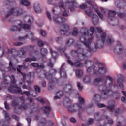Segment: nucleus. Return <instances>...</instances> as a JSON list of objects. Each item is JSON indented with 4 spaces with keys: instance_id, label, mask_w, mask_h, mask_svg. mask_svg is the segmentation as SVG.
Returning <instances> with one entry per match:
<instances>
[{
    "instance_id": "f257e3e1",
    "label": "nucleus",
    "mask_w": 126,
    "mask_h": 126,
    "mask_svg": "<svg viewBox=\"0 0 126 126\" xmlns=\"http://www.w3.org/2000/svg\"><path fill=\"white\" fill-rule=\"evenodd\" d=\"M96 30L94 29V27H91L90 28V31L88 30L87 28H83L81 31V33H80V40L84 44V46L87 48V51L90 52L91 51V47L90 45L93 38L91 37L93 35V33H95ZM90 37L87 40V37Z\"/></svg>"
},
{
    "instance_id": "f03ea898",
    "label": "nucleus",
    "mask_w": 126,
    "mask_h": 126,
    "mask_svg": "<svg viewBox=\"0 0 126 126\" xmlns=\"http://www.w3.org/2000/svg\"><path fill=\"white\" fill-rule=\"evenodd\" d=\"M57 72V70L55 69H50V73H46V72H43V75H41L40 78H44L45 77L46 79L49 80V83L48 84V90H52L54 88V83H56V82H58L59 80L56 79V78H53V74H55Z\"/></svg>"
},
{
    "instance_id": "7ed1b4c3",
    "label": "nucleus",
    "mask_w": 126,
    "mask_h": 126,
    "mask_svg": "<svg viewBox=\"0 0 126 126\" xmlns=\"http://www.w3.org/2000/svg\"><path fill=\"white\" fill-rule=\"evenodd\" d=\"M11 79L12 85L9 87V91L12 93H21L22 95L25 94L26 96H30V92L28 91H24L22 92L21 91V88L16 84V81L15 80V76L12 75L11 77L9 76Z\"/></svg>"
},
{
    "instance_id": "20e7f679",
    "label": "nucleus",
    "mask_w": 126,
    "mask_h": 126,
    "mask_svg": "<svg viewBox=\"0 0 126 126\" xmlns=\"http://www.w3.org/2000/svg\"><path fill=\"white\" fill-rule=\"evenodd\" d=\"M64 106L66 107L69 113L74 112H84L85 108L81 107L79 104H75L71 105V101L69 98H65L63 101Z\"/></svg>"
},
{
    "instance_id": "39448f33",
    "label": "nucleus",
    "mask_w": 126,
    "mask_h": 126,
    "mask_svg": "<svg viewBox=\"0 0 126 126\" xmlns=\"http://www.w3.org/2000/svg\"><path fill=\"white\" fill-rule=\"evenodd\" d=\"M92 69L94 70V75L95 77L103 76V75H105L106 73H107V69H106L105 67H100V66H99L98 64H96L93 68H88V72H91Z\"/></svg>"
},
{
    "instance_id": "423d86ee",
    "label": "nucleus",
    "mask_w": 126,
    "mask_h": 126,
    "mask_svg": "<svg viewBox=\"0 0 126 126\" xmlns=\"http://www.w3.org/2000/svg\"><path fill=\"white\" fill-rule=\"evenodd\" d=\"M55 1H60L58 5L57 4V6H55L56 7H59L60 9H62V8L63 9H70L71 11H74V8L72 6H70V1H66L65 5L63 0H55Z\"/></svg>"
},
{
    "instance_id": "0eeeda50",
    "label": "nucleus",
    "mask_w": 126,
    "mask_h": 126,
    "mask_svg": "<svg viewBox=\"0 0 126 126\" xmlns=\"http://www.w3.org/2000/svg\"><path fill=\"white\" fill-rule=\"evenodd\" d=\"M16 26H12L10 28V31L14 32L15 31H21L22 29H30V25L27 24H24L22 26V23L21 22H18Z\"/></svg>"
},
{
    "instance_id": "6e6552de",
    "label": "nucleus",
    "mask_w": 126,
    "mask_h": 126,
    "mask_svg": "<svg viewBox=\"0 0 126 126\" xmlns=\"http://www.w3.org/2000/svg\"><path fill=\"white\" fill-rule=\"evenodd\" d=\"M71 55L75 57L77 55V58L79 60H83L85 57H86V54L84 52V50L83 48H79L77 51L75 50H72L71 51Z\"/></svg>"
},
{
    "instance_id": "1a4fd4ad",
    "label": "nucleus",
    "mask_w": 126,
    "mask_h": 126,
    "mask_svg": "<svg viewBox=\"0 0 126 126\" xmlns=\"http://www.w3.org/2000/svg\"><path fill=\"white\" fill-rule=\"evenodd\" d=\"M11 14H13L15 16H19L23 14V10L21 8H12L10 12L6 15V18H8Z\"/></svg>"
},
{
    "instance_id": "9d476101",
    "label": "nucleus",
    "mask_w": 126,
    "mask_h": 126,
    "mask_svg": "<svg viewBox=\"0 0 126 126\" xmlns=\"http://www.w3.org/2000/svg\"><path fill=\"white\" fill-rule=\"evenodd\" d=\"M116 14H117V12L115 11L109 10L108 12V18L111 20L110 24L113 26H115V25H117L119 23V21L117 18H115Z\"/></svg>"
},
{
    "instance_id": "9b49d317",
    "label": "nucleus",
    "mask_w": 126,
    "mask_h": 126,
    "mask_svg": "<svg viewBox=\"0 0 126 126\" xmlns=\"http://www.w3.org/2000/svg\"><path fill=\"white\" fill-rule=\"evenodd\" d=\"M70 28L69 25L67 24H64L60 27V32L62 35H66V36H69L70 35V32L69 30Z\"/></svg>"
},
{
    "instance_id": "f8f14e48",
    "label": "nucleus",
    "mask_w": 126,
    "mask_h": 126,
    "mask_svg": "<svg viewBox=\"0 0 126 126\" xmlns=\"http://www.w3.org/2000/svg\"><path fill=\"white\" fill-rule=\"evenodd\" d=\"M107 35L105 33H103L101 35V40H98L95 44V49H102L103 48V43H105Z\"/></svg>"
},
{
    "instance_id": "ddd939ff",
    "label": "nucleus",
    "mask_w": 126,
    "mask_h": 126,
    "mask_svg": "<svg viewBox=\"0 0 126 126\" xmlns=\"http://www.w3.org/2000/svg\"><path fill=\"white\" fill-rule=\"evenodd\" d=\"M3 114L4 115L5 119L6 121H0V126H8L9 125V121H10V117L9 116V114L5 111H3Z\"/></svg>"
},
{
    "instance_id": "4468645a",
    "label": "nucleus",
    "mask_w": 126,
    "mask_h": 126,
    "mask_svg": "<svg viewBox=\"0 0 126 126\" xmlns=\"http://www.w3.org/2000/svg\"><path fill=\"white\" fill-rule=\"evenodd\" d=\"M97 87L98 90L102 92L104 95H108L110 93V90L108 89V87L106 86V85H97Z\"/></svg>"
},
{
    "instance_id": "2eb2a0df",
    "label": "nucleus",
    "mask_w": 126,
    "mask_h": 126,
    "mask_svg": "<svg viewBox=\"0 0 126 126\" xmlns=\"http://www.w3.org/2000/svg\"><path fill=\"white\" fill-rule=\"evenodd\" d=\"M10 52L11 54L15 53L14 58H16V57L22 58V57L25 55V52L23 50V48H21L20 51H16L15 49H11Z\"/></svg>"
},
{
    "instance_id": "dca6fc26",
    "label": "nucleus",
    "mask_w": 126,
    "mask_h": 126,
    "mask_svg": "<svg viewBox=\"0 0 126 126\" xmlns=\"http://www.w3.org/2000/svg\"><path fill=\"white\" fill-rule=\"evenodd\" d=\"M115 5L117 8L123 9V8H125V7L126 6V2L124 0H116L115 1Z\"/></svg>"
},
{
    "instance_id": "f3484780",
    "label": "nucleus",
    "mask_w": 126,
    "mask_h": 126,
    "mask_svg": "<svg viewBox=\"0 0 126 126\" xmlns=\"http://www.w3.org/2000/svg\"><path fill=\"white\" fill-rule=\"evenodd\" d=\"M63 91L65 93H67V94H71L72 92H73V87L72 85L69 84H66L63 88Z\"/></svg>"
},
{
    "instance_id": "a211bd4d",
    "label": "nucleus",
    "mask_w": 126,
    "mask_h": 126,
    "mask_svg": "<svg viewBox=\"0 0 126 126\" xmlns=\"http://www.w3.org/2000/svg\"><path fill=\"white\" fill-rule=\"evenodd\" d=\"M76 60L74 63H73L70 60H68V63L70 65H74V66H76V67H82L83 64L80 63L81 60Z\"/></svg>"
},
{
    "instance_id": "6ab92c4d",
    "label": "nucleus",
    "mask_w": 126,
    "mask_h": 126,
    "mask_svg": "<svg viewBox=\"0 0 126 126\" xmlns=\"http://www.w3.org/2000/svg\"><path fill=\"white\" fill-rule=\"evenodd\" d=\"M33 8L36 13H41L42 12V7L39 2H36L33 4Z\"/></svg>"
},
{
    "instance_id": "aec40b11",
    "label": "nucleus",
    "mask_w": 126,
    "mask_h": 126,
    "mask_svg": "<svg viewBox=\"0 0 126 126\" xmlns=\"http://www.w3.org/2000/svg\"><path fill=\"white\" fill-rule=\"evenodd\" d=\"M53 20L56 23L61 24L63 23V22H65V18L63 17H54Z\"/></svg>"
},
{
    "instance_id": "412c9836",
    "label": "nucleus",
    "mask_w": 126,
    "mask_h": 126,
    "mask_svg": "<svg viewBox=\"0 0 126 126\" xmlns=\"http://www.w3.org/2000/svg\"><path fill=\"white\" fill-rule=\"evenodd\" d=\"M92 20L94 25H97V23H99V17L96 14H94L92 16Z\"/></svg>"
},
{
    "instance_id": "4be33fe9",
    "label": "nucleus",
    "mask_w": 126,
    "mask_h": 126,
    "mask_svg": "<svg viewBox=\"0 0 126 126\" xmlns=\"http://www.w3.org/2000/svg\"><path fill=\"white\" fill-rule=\"evenodd\" d=\"M101 95L98 94H94L93 97V101L95 103H99L101 101Z\"/></svg>"
},
{
    "instance_id": "5701e85b",
    "label": "nucleus",
    "mask_w": 126,
    "mask_h": 126,
    "mask_svg": "<svg viewBox=\"0 0 126 126\" xmlns=\"http://www.w3.org/2000/svg\"><path fill=\"white\" fill-rule=\"evenodd\" d=\"M21 101H22V102H23V104H22L21 106H20L19 107V108L21 110H26V109H27V104H24V101H25V98L24 97V96H21L20 98Z\"/></svg>"
},
{
    "instance_id": "b1692460",
    "label": "nucleus",
    "mask_w": 126,
    "mask_h": 126,
    "mask_svg": "<svg viewBox=\"0 0 126 126\" xmlns=\"http://www.w3.org/2000/svg\"><path fill=\"white\" fill-rule=\"evenodd\" d=\"M63 96V92L59 91L56 93V96L54 97V100H58Z\"/></svg>"
},
{
    "instance_id": "393cba45",
    "label": "nucleus",
    "mask_w": 126,
    "mask_h": 126,
    "mask_svg": "<svg viewBox=\"0 0 126 126\" xmlns=\"http://www.w3.org/2000/svg\"><path fill=\"white\" fill-rule=\"evenodd\" d=\"M8 70V71H16V69L13 67V64L12 63L11 59L10 60Z\"/></svg>"
},
{
    "instance_id": "a878e982",
    "label": "nucleus",
    "mask_w": 126,
    "mask_h": 126,
    "mask_svg": "<svg viewBox=\"0 0 126 126\" xmlns=\"http://www.w3.org/2000/svg\"><path fill=\"white\" fill-rule=\"evenodd\" d=\"M76 77L78 78H80L81 77H82L83 76V71L82 70L80 69H77L76 70Z\"/></svg>"
},
{
    "instance_id": "bb28decb",
    "label": "nucleus",
    "mask_w": 126,
    "mask_h": 126,
    "mask_svg": "<svg viewBox=\"0 0 126 126\" xmlns=\"http://www.w3.org/2000/svg\"><path fill=\"white\" fill-rule=\"evenodd\" d=\"M60 75L61 77L63 78H65L66 77V72H65V70L63 68H60Z\"/></svg>"
},
{
    "instance_id": "cd10ccee",
    "label": "nucleus",
    "mask_w": 126,
    "mask_h": 126,
    "mask_svg": "<svg viewBox=\"0 0 126 126\" xmlns=\"http://www.w3.org/2000/svg\"><path fill=\"white\" fill-rule=\"evenodd\" d=\"M106 79H107V80H106L104 82L105 84H107V82H108V80H109L110 83L109 84L108 86H111V85H112V84H113V80H114V79H113V78H112V77L109 76H107Z\"/></svg>"
},
{
    "instance_id": "c85d7f7f",
    "label": "nucleus",
    "mask_w": 126,
    "mask_h": 126,
    "mask_svg": "<svg viewBox=\"0 0 126 126\" xmlns=\"http://www.w3.org/2000/svg\"><path fill=\"white\" fill-rule=\"evenodd\" d=\"M112 104L110 105L107 107V109L109 110V112H114V109L115 108V101H112Z\"/></svg>"
},
{
    "instance_id": "c756f323",
    "label": "nucleus",
    "mask_w": 126,
    "mask_h": 126,
    "mask_svg": "<svg viewBox=\"0 0 126 126\" xmlns=\"http://www.w3.org/2000/svg\"><path fill=\"white\" fill-rule=\"evenodd\" d=\"M20 3V4L25 5V6H29L30 5V2L27 0H21Z\"/></svg>"
},
{
    "instance_id": "7c9ffc66",
    "label": "nucleus",
    "mask_w": 126,
    "mask_h": 126,
    "mask_svg": "<svg viewBox=\"0 0 126 126\" xmlns=\"http://www.w3.org/2000/svg\"><path fill=\"white\" fill-rule=\"evenodd\" d=\"M42 109L43 110L45 114H46L47 116L49 115V113H50V111H51V107L50 106L42 107Z\"/></svg>"
},
{
    "instance_id": "2f4dec72",
    "label": "nucleus",
    "mask_w": 126,
    "mask_h": 126,
    "mask_svg": "<svg viewBox=\"0 0 126 126\" xmlns=\"http://www.w3.org/2000/svg\"><path fill=\"white\" fill-rule=\"evenodd\" d=\"M22 66H23L22 65H18L17 68V71H18V72L21 73V74L22 75L24 80H25V77L26 76V75L25 74V73L21 72V71L20 70V69L22 68Z\"/></svg>"
},
{
    "instance_id": "473e14b6",
    "label": "nucleus",
    "mask_w": 126,
    "mask_h": 126,
    "mask_svg": "<svg viewBox=\"0 0 126 126\" xmlns=\"http://www.w3.org/2000/svg\"><path fill=\"white\" fill-rule=\"evenodd\" d=\"M102 80H103V78L102 77L96 78L94 79V83L95 85L97 86V85H99L98 84H99L100 82H101Z\"/></svg>"
},
{
    "instance_id": "72a5a7b5",
    "label": "nucleus",
    "mask_w": 126,
    "mask_h": 126,
    "mask_svg": "<svg viewBox=\"0 0 126 126\" xmlns=\"http://www.w3.org/2000/svg\"><path fill=\"white\" fill-rule=\"evenodd\" d=\"M117 84L119 87L123 90L124 89V85L123 84V79H118L117 80Z\"/></svg>"
},
{
    "instance_id": "f704fd0d",
    "label": "nucleus",
    "mask_w": 126,
    "mask_h": 126,
    "mask_svg": "<svg viewBox=\"0 0 126 126\" xmlns=\"http://www.w3.org/2000/svg\"><path fill=\"white\" fill-rule=\"evenodd\" d=\"M37 61V59H36V57H32V58H27L25 59V62L28 63V62H30V63H31V62H35Z\"/></svg>"
},
{
    "instance_id": "c9c22d12",
    "label": "nucleus",
    "mask_w": 126,
    "mask_h": 126,
    "mask_svg": "<svg viewBox=\"0 0 126 126\" xmlns=\"http://www.w3.org/2000/svg\"><path fill=\"white\" fill-rule=\"evenodd\" d=\"M56 41L58 44H59L60 45H62L63 43V38L62 37H58L56 38Z\"/></svg>"
},
{
    "instance_id": "e433bc0d",
    "label": "nucleus",
    "mask_w": 126,
    "mask_h": 126,
    "mask_svg": "<svg viewBox=\"0 0 126 126\" xmlns=\"http://www.w3.org/2000/svg\"><path fill=\"white\" fill-rule=\"evenodd\" d=\"M50 53H51V55L52 56V58L54 59H56L58 56V53L53 51L52 48H50Z\"/></svg>"
},
{
    "instance_id": "4c0bfd02",
    "label": "nucleus",
    "mask_w": 126,
    "mask_h": 126,
    "mask_svg": "<svg viewBox=\"0 0 126 126\" xmlns=\"http://www.w3.org/2000/svg\"><path fill=\"white\" fill-rule=\"evenodd\" d=\"M74 43V39L73 38H69L66 41V45L68 46H71L73 43Z\"/></svg>"
},
{
    "instance_id": "58836bf2",
    "label": "nucleus",
    "mask_w": 126,
    "mask_h": 126,
    "mask_svg": "<svg viewBox=\"0 0 126 126\" xmlns=\"http://www.w3.org/2000/svg\"><path fill=\"white\" fill-rule=\"evenodd\" d=\"M55 0H48L47 1L48 4H50L51 5H54V6H57V3Z\"/></svg>"
},
{
    "instance_id": "ea45409f",
    "label": "nucleus",
    "mask_w": 126,
    "mask_h": 126,
    "mask_svg": "<svg viewBox=\"0 0 126 126\" xmlns=\"http://www.w3.org/2000/svg\"><path fill=\"white\" fill-rule=\"evenodd\" d=\"M70 4H72L74 7H78L79 6L75 0H72L70 2V6H71Z\"/></svg>"
},
{
    "instance_id": "a19ab883",
    "label": "nucleus",
    "mask_w": 126,
    "mask_h": 126,
    "mask_svg": "<svg viewBox=\"0 0 126 126\" xmlns=\"http://www.w3.org/2000/svg\"><path fill=\"white\" fill-rule=\"evenodd\" d=\"M94 119L96 121H100L101 120V115H100L99 113H96L94 115Z\"/></svg>"
},
{
    "instance_id": "79ce46f5",
    "label": "nucleus",
    "mask_w": 126,
    "mask_h": 126,
    "mask_svg": "<svg viewBox=\"0 0 126 126\" xmlns=\"http://www.w3.org/2000/svg\"><path fill=\"white\" fill-rule=\"evenodd\" d=\"M90 80H91L90 77L87 76L84 77V78L83 79V81L85 83H88V82H90Z\"/></svg>"
},
{
    "instance_id": "37998d69",
    "label": "nucleus",
    "mask_w": 126,
    "mask_h": 126,
    "mask_svg": "<svg viewBox=\"0 0 126 126\" xmlns=\"http://www.w3.org/2000/svg\"><path fill=\"white\" fill-rule=\"evenodd\" d=\"M41 122L39 123V126H46V119L45 118H42Z\"/></svg>"
},
{
    "instance_id": "c03bdc74",
    "label": "nucleus",
    "mask_w": 126,
    "mask_h": 126,
    "mask_svg": "<svg viewBox=\"0 0 126 126\" xmlns=\"http://www.w3.org/2000/svg\"><path fill=\"white\" fill-rule=\"evenodd\" d=\"M28 35L29 37H30V38L32 40V41H35L36 40V38L34 37V36L33 35V33L31 32H28Z\"/></svg>"
},
{
    "instance_id": "a18cd8bd",
    "label": "nucleus",
    "mask_w": 126,
    "mask_h": 126,
    "mask_svg": "<svg viewBox=\"0 0 126 126\" xmlns=\"http://www.w3.org/2000/svg\"><path fill=\"white\" fill-rule=\"evenodd\" d=\"M42 56H45L46 54H48V50L46 48H42L40 52Z\"/></svg>"
},
{
    "instance_id": "49530a36",
    "label": "nucleus",
    "mask_w": 126,
    "mask_h": 126,
    "mask_svg": "<svg viewBox=\"0 0 126 126\" xmlns=\"http://www.w3.org/2000/svg\"><path fill=\"white\" fill-rule=\"evenodd\" d=\"M95 11L100 19H103V18H104V16L103 15V14H102V13H101V12L98 10V9H96Z\"/></svg>"
},
{
    "instance_id": "de8ad7c7",
    "label": "nucleus",
    "mask_w": 126,
    "mask_h": 126,
    "mask_svg": "<svg viewBox=\"0 0 126 126\" xmlns=\"http://www.w3.org/2000/svg\"><path fill=\"white\" fill-rule=\"evenodd\" d=\"M114 42V39L112 37H107V39L106 40V43L110 45L112 44Z\"/></svg>"
},
{
    "instance_id": "09e8293b",
    "label": "nucleus",
    "mask_w": 126,
    "mask_h": 126,
    "mask_svg": "<svg viewBox=\"0 0 126 126\" xmlns=\"http://www.w3.org/2000/svg\"><path fill=\"white\" fill-rule=\"evenodd\" d=\"M38 54V51H31L30 52L29 55L30 57H33V56H36Z\"/></svg>"
},
{
    "instance_id": "8fccbe9b",
    "label": "nucleus",
    "mask_w": 126,
    "mask_h": 126,
    "mask_svg": "<svg viewBox=\"0 0 126 126\" xmlns=\"http://www.w3.org/2000/svg\"><path fill=\"white\" fill-rule=\"evenodd\" d=\"M38 44L39 47H43V46H44V44H45L47 46L49 45V43H48L47 42H45L44 43H43V41L42 40H39L38 41Z\"/></svg>"
},
{
    "instance_id": "3c124183",
    "label": "nucleus",
    "mask_w": 126,
    "mask_h": 126,
    "mask_svg": "<svg viewBox=\"0 0 126 126\" xmlns=\"http://www.w3.org/2000/svg\"><path fill=\"white\" fill-rule=\"evenodd\" d=\"M85 12H86L87 15H88V16H91V14H92V11H91V8H89V9L86 10L85 11Z\"/></svg>"
},
{
    "instance_id": "603ef678",
    "label": "nucleus",
    "mask_w": 126,
    "mask_h": 126,
    "mask_svg": "<svg viewBox=\"0 0 126 126\" xmlns=\"http://www.w3.org/2000/svg\"><path fill=\"white\" fill-rule=\"evenodd\" d=\"M72 34L73 36H76V35L78 34V31L77 30V28H74Z\"/></svg>"
},
{
    "instance_id": "864d4df0",
    "label": "nucleus",
    "mask_w": 126,
    "mask_h": 126,
    "mask_svg": "<svg viewBox=\"0 0 126 126\" xmlns=\"http://www.w3.org/2000/svg\"><path fill=\"white\" fill-rule=\"evenodd\" d=\"M3 55H4V49L1 48V46L0 45V58L3 57Z\"/></svg>"
},
{
    "instance_id": "5fc2aeb1",
    "label": "nucleus",
    "mask_w": 126,
    "mask_h": 126,
    "mask_svg": "<svg viewBox=\"0 0 126 126\" xmlns=\"http://www.w3.org/2000/svg\"><path fill=\"white\" fill-rule=\"evenodd\" d=\"M117 15L120 18H124V17L125 16V13H122L121 12H118Z\"/></svg>"
},
{
    "instance_id": "6e6d98bb",
    "label": "nucleus",
    "mask_w": 126,
    "mask_h": 126,
    "mask_svg": "<svg viewBox=\"0 0 126 126\" xmlns=\"http://www.w3.org/2000/svg\"><path fill=\"white\" fill-rule=\"evenodd\" d=\"M40 35H41L42 37H46V36H47V32H46V31L41 30Z\"/></svg>"
},
{
    "instance_id": "4d7b16f0",
    "label": "nucleus",
    "mask_w": 126,
    "mask_h": 126,
    "mask_svg": "<svg viewBox=\"0 0 126 126\" xmlns=\"http://www.w3.org/2000/svg\"><path fill=\"white\" fill-rule=\"evenodd\" d=\"M100 9L102 13H103V14H105L107 13V12H108V9H107L106 8H104L103 7H100Z\"/></svg>"
},
{
    "instance_id": "13d9d810",
    "label": "nucleus",
    "mask_w": 126,
    "mask_h": 126,
    "mask_svg": "<svg viewBox=\"0 0 126 126\" xmlns=\"http://www.w3.org/2000/svg\"><path fill=\"white\" fill-rule=\"evenodd\" d=\"M34 48H35V46L29 45L26 47V50H27V51H31L33 50Z\"/></svg>"
},
{
    "instance_id": "bf43d9fd",
    "label": "nucleus",
    "mask_w": 126,
    "mask_h": 126,
    "mask_svg": "<svg viewBox=\"0 0 126 126\" xmlns=\"http://www.w3.org/2000/svg\"><path fill=\"white\" fill-rule=\"evenodd\" d=\"M77 85L79 90L80 91H81V90H82V88H83V86H82V85H81V84L79 82L77 83Z\"/></svg>"
},
{
    "instance_id": "052dcab7",
    "label": "nucleus",
    "mask_w": 126,
    "mask_h": 126,
    "mask_svg": "<svg viewBox=\"0 0 126 126\" xmlns=\"http://www.w3.org/2000/svg\"><path fill=\"white\" fill-rule=\"evenodd\" d=\"M22 88L23 89H27L29 91L32 90V88H31V87H28L25 84L23 85Z\"/></svg>"
},
{
    "instance_id": "680f3d73",
    "label": "nucleus",
    "mask_w": 126,
    "mask_h": 126,
    "mask_svg": "<svg viewBox=\"0 0 126 126\" xmlns=\"http://www.w3.org/2000/svg\"><path fill=\"white\" fill-rule=\"evenodd\" d=\"M113 97L114 98L118 99L120 98V94L118 93H115L113 94Z\"/></svg>"
},
{
    "instance_id": "e2e57ef3",
    "label": "nucleus",
    "mask_w": 126,
    "mask_h": 126,
    "mask_svg": "<svg viewBox=\"0 0 126 126\" xmlns=\"http://www.w3.org/2000/svg\"><path fill=\"white\" fill-rule=\"evenodd\" d=\"M4 75H5V71H4V70H2L0 69V76H3V77H4Z\"/></svg>"
},
{
    "instance_id": "0e129e2a",
    "label": "nucleus",
    "mask_w": 126,
    "mask_h": 126,
    "mask_svg": "<svg viewBox=\"0 0 126 126\" xmlns=\"http://www.w3.org/2000/svg\"><path fill=\"white\" fill-rule=\"evenodd\" d=\"M18 105H19L18 102H16V101L15 100H13L12 102V106L14 107V108H15V107H17Z\"/></svg>"
},
{
    "instance_id": "69168bd1",
    "label": "nucleus",
    "mask_w": 126,
    "mask_h": 126,
    "mask_svg": "<svg viewBox=\"0 0 126 126\" xmlns=\"http://www.w3.org/2000/svg\"><path fill=\"white\" fill-rule=\"evenodd\" d=\"M28 38V35H26L24 37H19L18 40L19 41H24V40L27 39Z\"/></svg>"
},
{
    "instance_id": "338daca9",
    "label": "nucleus",
    "mask_w": 126,
    "mask_h": 126,
    "mask_svg": "<svg viewBox=\"0 0 126 126\" xmlns=\"http://www.w3.org/2000/svg\"><path fill=\"white\" fill-rule=\"evenodd\" d=\"M93 123H94V119H89L87 122V124L88 126H89V125H92V124H93Z\"/></svg>"
},
{
    "instance_id": "774afa93",
    "label": "nucleus",
    "mask_w": 126,
    "mask_h": 126,
    "mask_svg": "<svg viewBox=\"0 0 126 126\" xmlns=\"http://www.w3.org/2000/svg\"><path fill=\"white\" fill-rule=\"evenodd\" d=\"M79 102L81 105H82V104H84V98L81 97H79Z\"/></svg>"
}]
</instances>
